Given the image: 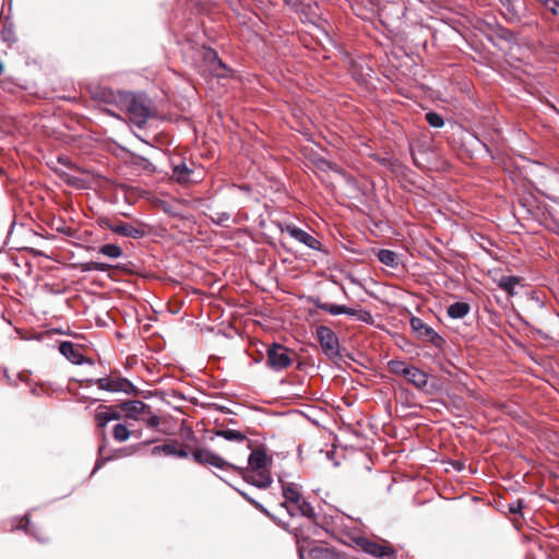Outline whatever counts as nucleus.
I'll use <instances>...</instances> for the list:
<instances>
[{"label": "nucleus", "mask_w": 559, "mask_h": 559, "mask_svg": "<svg viewBox=\"0 0 559 559\" xmlns=\"http://www.w3.org/2000/svg\"><path fill=\"white\" fill-rule=\"evenodd\" d=\"M272 464V457L266 454V450L263 447L253 449L248 457L249 469H267Z\"/></svg>", "instance_id": "9b49d317"}, {"label": "nucleus", "mask_w": 559, "mask_h": 559, "mask_svg": "<svg viewBox=\"0 0 559 559\" xmlns=\"http://www.w3.org/2000/svg\"><path fill=\"white\" fill-rule=\"evenodd\" d=\"M31 392H32V394H34V395H39V394H40V388H38V386H33V388L31 389Z\"/></svg>", "instance_id": "ea45409f"}, {"label": "nucleus", "mask_w": 559, "mask_h": 559, "mask_svg": "<svg viewBox=\"0 0 559 559\" xmlns=\"http://www.w3.org/2000/svg\"><path fill=\"white\" fill-rule=\"evenodd\" d=\"M280 228L281 231H286L292 238L304 243L308 248L318 251L321 250V242L301 228L292 224L281 225Z\"/></svg>", "instance_id": "6e6552de"}, {"label": "nucleus", "mask_w": 559, "mask_h": 559, "mask_svg": "<svg viewBox=\"0 0 559 559\" xmlns=\"http://www.w3.org/2000/svg\"><path fill=\"white\" fill-rule=\"evenodd\" d=\"M316 307L318 309H321L332 316H338L344 314V312H347V307L343 305H336V304H329V302H322L320 300L316 301Z\"/></svg>", "instance_id": "aec40b11"}, {"label": "nucleus", "mask_w": 559, "mask_h": 559, "mask_svg": "<svg viewBox=\"0 0 559 559\" xmlns=\"http://www.w3.org/2000/svg\"><path fill=\"white\" fill-rule=\"evenodd\" d=\"M178 441L174 440L168 443L156 445L152 450L153 455H160L164 454L166 456H177L181 459L188 457L189 453L187 450L181 447L180 449H177Z\"/></svg>", "instance_id": "ddd939ff"}, {"label": "nucleus", "mask_w": 559, "mask_h": 559, "mask_svg": "<svg viewBox=\"0 0 559 559\" xmlns=\"http://www.w3.org/2000/svg\"><path fill=\"white\" fill-rule=\"evenodd\" d=\"M61 177L63 178V180H66L67 182L71 183V185H75V178L69 176L68 174H61Z\"/></svg>", "instance_id": "e433bc0d"}, {"label": "nucleus", "mask_w": 559, "mask_h": 559, "mask_svg": "<svg viewBox=\"0 0 559 559\" xmlns=\"http://www.w3.org/2000/svg\"><path fill=\"white\" fill-rule=\"evenodd\" d=\"M98 252L111 259H117L122 255V249L115 243H106L100 246Z\"/></svg>", "instance_id": "4be33fe9"}, {"label": "nucleus", "mask_w": 559, "mask_h": 559, "mask_svg": "<svg viewBox=\"0 0 559 559\" xmlns=\"http://www.w3.org/2000/svg\"><path fill=\"white\" fill-rule=\"evenodd\" d=\"M0 36L1 39L9 45L16 40L14 29L11 25H4L1 29Z\"/></svg>", "instance_id": "cd10ccee"}, {"label": "nucleus", "mask_w": 559, "mask_h": 559, "mask_svg": "<svg viewBox=\"0 0 559 559\" xmlns=\"http://www.w3.org/2000/svg\"><path fill=\"white\" fill-rule=\"evenodd\" d=\"M500 2L504 3L503 0H500Z\"/></svg>", "instance_id": "79ce46f5"}, {"label": "nucleus", "mask_w": 559, "mask_h": 559, "mask_svg": "<svg viewBox=\"0 0 559 559\" xmlns=\"http://www.w3.org/2000/svg\"><path fill=\"white\" fill-rule=\"evenodd\" d=\"M95 420L98 427L104 428L110 421V418L105 412H99L95 415Z\"/></svg>", "instance_id": "7c9ffc66"}, {"label": "nucleus", "mask_w": 559, "mask_h": 559, "mask_svg": "<svg viewBox=\"0 0 559 559\" xmlns=\"http://www.w3.org/2000/svg\"><path fill=\"white\" fill-rule=\"evenodd\" d=\"M379 261L390 267H396L399 265L397 254L389 249H381L378 252Z\"/></svg>", "instance_id": "6ab92c4d"}, {"label": "nucleus", "mask_w": 559, "mask_h": 559, "mask_svg": "<svg viewBox=\"0 0 559 559\" xmlns=\"http://www.w3.org/2000/svg\"><path fill=\"white\" fill-rule=\"evenodd\" d=\"M250 503L257 509L259 510L260 512H262L263 514H265L266 516L271 518L272 520L275 521V518L269 512V510L266 508H264L263 504H261L260 502H258L257 500H250Z\"/></svg>", "instance_id": "2f4dec72"}, {"label": "nucleus", "mask_w": 559, "mask_h": 559, "mask_svg": "<svg viewBox=\"0 0 559 559\" xmlns=\"http://www.w3.org/2000/svg\"><path fill=\"white\" fill-rule=\"evenodd\" d=\"M216 436L222 437L228 441L242 442L247 440V437L242 432L234 429L217 430Z\"/></svg>", "instance_id": "412c9836"}, {"label": "nucleus", "mask_w": 559, "mask_h": 559, "mask_svg": "<svg viewBox=\"0 0 559 559\" xmlns=\"http://www.w3.org/2000/svg\"><path fill=\"white\" fill-rule=\"evenodd\" d=\"M411 328L418 337L427 340L437 347H441L443 338L421 319L413 317L411 319Z\"/></svg>", "instance_id": "1a4fd4ad"}, {"label": "nucleus", "mask_w": 559, "mask_h": 559, "mask_svg": "<svg viewBox=\"0 0 559 559\" xmlns=\"http://www.w3.org/2000/svg\"><path fill=\"white\" fill-rule=\"evenodd\" d=\"M205 59L212 62L211 69L217 76H226L227 75V67L225 63L217 57L215 50L210 49L205 53Z\"/></svg>", "instance_id": "f3484780"}, {"label": "nucleus", "mask_w": 559, "mask_h": 559, "mask_svg": "<svg viewBox=\"0 0 559 559\" xmlns=\"http://www.w3.org/2000/svg\"><path fill=\"white\" fill-rule=\"evenodd\" d=\"M344 314L356 318L358 321L365 323H371L373 320L371 313L364 309H354L347 307V312H344Z\"/></svg>", "instance_id": "5701e85b"}, {"label": "nucleus", "mask_w": 559, "mask_h": 559, "mask_svg": "<svg viewBox=\"0 0 559 559\" xmlns=\"http://www.w3.org/2000/svg\"><path fill=\"white\" fill-rule=\"evenodd\" d=\"M299 555H300V559H304V554L301 551H300Z\"/></svg>", "instance_id": "a19ab883"}, {"label": "nucleus", "mask_w": 559, "mask_h": 559, "mask_svg": "<svg viewBox=\"0 0 559 559\" xmlns=\"http://www.w3.org/2000/svg\"><path fill=\"white\" fill-rule=\"evenodd\" d=\"M266 356V366L275 371L283 370L292 364L288 349L281 344L274 343L270 346Z\"/></svg>", "instance_id": "0eeeda50"}, {"label": "nucleus", "mask_w": 559, "mask_h": 559, "mask_svg": "<svg viewBox=\"0 0 559 559\" xmlns=\"http://www.w3.org/2000/svg\"><path fill=\"white\" fill-rule=\"evenodd\" d=\"M111 230L118 235L131 237V238H141L144 236L143 229L135 227L130 224L121 223L111 227Z\"/></svg>", "instance_id": "dca6fc26"}, {"label": "nucleus", "mask_w": 559, "mask_h": 559, "mask_svg": "<svg viewBox=\"0 0 559 559\" xmlns=\"http://www.w3.org/2000/svg\"><path fill=\"white\" fill-rule=\"evenodd\" d=\"M356 544L367 554L382 559H394V550L390 546H381L366 537L356 539Z\"/></svg>", "instance_id": "9d476101"}, {"label": "nucleus", "mask_w": 559, "mask_h": 559, "mask_svg": "<svg viewBox=\"0 0 559 559\" xmlns=\"http://www.w3.org/2000/svg\"><path fill=\"white\" fill-rule=\"evenodd\" d=\"M193 170L188 167L185 162H181L173 167V179H175L179 183H188L193 181L192 178Z\"/></svg>", "instance_id": "2eb2a0df"}, {"label": "nucleus", "mask_w": 559, "mask_h": 559, "mask_svg": "<svg viewBox=\"0 0 559 559\" xmlns=\"http://www.w3.org/2000/svg\"><path fill=\"white\" fill-rule=\"evenodd\" d=\"M120 408L122 412H124L127 418L138 420L139 416L150 407L140 400H133L122 402L120 404Z\"/></svg>", "instance_id": "4468645a"}, {"label": "nucleus", "mask_w": 559, "mask_h": 559, "mask_svg": "<svg viewBox=\"0 0 559 559\" xmlns=\"http://www.w3.org/2000/svg\"><path fill=\"white\" fill-rule=\"evenodd\" d=\"M110 269L109 264L100 263V262H88L83 265V271H98V272H107Z\"/></svg>", "instance_id": "c756f323"}, {"label": "nucleus", "mask_w": 559, "mask_h": 559, "mask_svg": "<svg viewBox=\"0 0 559 559\" xmlns=\"http://www.w3.org/2000/svg\"><path fill=\"white\" fill-rule=\"evenodd\" d=\"M523 509V502L521 500H518L514 503H511L509 507V511L513 514L520 513Z\"/></svg>", "instance_id": "72a5a7b5"}, {"label": "nucleus", "mask_w": 559, "mask_h": 559, "mask_svg": "<svg viewBox=\"0 0 559 559\" xmlns=\"http://www.w3.org/2000/svg\"><path fill=\"white\" fill-rule=\"evenodd\" d=\"M210 218L215 225L222 227H228L230 221L236 223V221L231 219L230 214L227 212H214L210 215Z\"/></svg>", "instance_id": "b1692460"}, {"label": "nucleus", "mask_w": 559, "mask_h": 559, "mask_svg": "<svg viewBox=\"0 0 559 559\" xmlns=\"http://www.w3.org/2000/svg\"><path fill=\"white\" fill-rule=\"evenodd\" d=\"M500 2L504 3L503 0H500Z\"/></svg>", "instance_id": "37998d69"}, {"label": "nucleus", "mask_w": 559, "mask_h": 559, "mask_svg": "<svg viewBox=\"0 0 559 559\" xmlns=\"http://www.w3.org/2000/svg\"><path fill=\"white\" fill-rule=\"evenodd\" d=\"M426 121L429 123V126L433 128H441L444 124L442 117L433 111H429L426 114Z\"/></svg>", "instance_id": "c85d7f7f"}, {"label": "nucleus", "mask_w": 559, "mask_h": 559, "mask_svg": "<svg viewBox=\"0 0 559 559\" xmlns=\"http://www.w3.org/2000/svg\"><path fill=\"white\" fill-rule=\"evenodd\" d=\"M124 106L132 123L142 127L151 118L153 106L150 98L144 94H128L124 96Z\"/></svg>", "instance_id": "7ed1b4c3"}, {"label": "nucleus", "mask_w": 559, "mask_h": 559, "mask_svg": "<svg viewBox=\"0 0 559 559\" xmlns=\"http://www.w3.org/2000/svg\"><path fill=\"white\" fill-rule=\"evenodd\" d=\"M105 408H106L105 413L110 418V421L111 420H118V419L121 418V415H120L119 412H117L115 409H111L109 407H105Z\"/></svg>", "instance_id": "f704fd0d"}, {"label": "nucleus", "mask_w": 559, "mask_h": 559, "mask_svg": "<svg viewBox=\"0 0 559 559\" xmlns=\"http://www.w3.org/2000/svg\"><path fill=\"white\" fill-rule=\"evenodd\" d=\"M519 284V278L516 276H503L499 281V287L509 293L510 295L514 294V288Z\"/></svg>", "instance_id": "a878e982"}, {"label": "nucleus", "mask_w": 559, "mask_h": 559, "mask_svg": "<svg viewBox=\"0 0 559 559\" xmlns=\"http://www.w3.org/2000/svg\"><path fill=\"white\" fill-rule=\"evenodd\" d=\"M59 352L74 365H82L85 361L82 348L69 341H63L60 343Z\"/></svg>", "instance_id": "f8f14e48"}, {"label": "nucleus", "mask_w": 559, "mask_h": 559, "mask_svg": "<svg viewBox=\"0 0 559 559\" xmlns=\"http://www.w3.org/2000/svg\"><path fill=\"white\" fill-rule=\"evenodd\" d=\"M388 369L391 373L403 377L416 389L425 390L428 384V376L415 366H411L403 360H390Z\"/></svg>", "instance_id": "20e7f679"}, {"label": "nucleus", "mask_w": 559, "mask_h": 559, "mask_svg": "<svg viewBox=\"0 0 559 559\" xmlns=\"http://www.w3.org/2000/svg\"><path fill=\"white\" fill-rule=\"evenodd\" d=\"M91 383L96 384L100 390H105L108 392H123L128 395H138L139 390L134 386L128 379L126 378H98L95 380H90Z\"/></svg>", "instance_id": "39448f33"}, {"label": "nucleus", "mask_w": 559, "mask_h": 559, "mask_svg": "<svg viewBox=\"0 0 559 559\" xmlns=\"http://www.w3.org/2000/svg\"><path fill=\"white\" fill-rule=\"evenodd\" d=\"M160 423V419L158 416L156 415H152L147 420H146V425L147 427L150 428H155L159 425Z\"/></svg>", "instance_id": "c9c22d12"}, {"label": "nucleus", "mask_w": 559, "mask_h": 559, "mask_svg": "<svg viewBox=\"0 0 559 559\" xmlns=\"http://www.w3.org/2000/svg\"><path fill=\"white\" fill-rule=\"evenodd\" d=\"M282 484V492L285 501L280 504L281 508L286 509L290 516L302 515L308 519H314L316 513L312 506L306 501L300 492L299 488L294 483H287L280 478Z\"/></svg>", "instance_id": "f03ea898"}, {"label": "nucleus", "mask_w": 559, "mask_h": 559, "mask_svg": "<svg viewBox=\"0 0 559 559\" xmlns=\"http://www.w3.org/2000/svg\"><path fill=\"white\" fill-rule=\"evenodd\" d=\"M544 8L549 10L554 15L559 14V2L557 0H550Z\"/></svg>", "instance_id": "473e14b6"}, {"label": "nucleus", "mask_w": 559, "mask_h": 559, "mask_svg": "<svg viewBox=\"0 0 559 559\" xmlns=\"http://www.w3.org/2000/svg\"><path fill=\"white\" fill-rule=\"evenodd\" d=\"M316 335L325 356L329 358L340 356V342L332 329L320 325L316 330Z\"/></svg>", "instance_id": "423d86ee"}, {"label": "nucleus", "mask_w": 559, "mask_h": 559, "mask_svg": "<svg viewBox=\"0 0 559 559\" xmlns=\"http://www.w3.org/2000/svg\"><path fill=\"white\" fill-rule=\"evenodd\" d=\"M107 460H108V459L97 461V463H96V465H95L94 469L92 471V475H93L94 473H96V471H97V469H99V468L102 467V465L104 464V462H106Z\"/></svg>", "instance_id": "4c0bfd02"}, {"label": "nucleus", "mask_w": 559, "mask_h": 559, "mask_svg": "<svg viewBox=\"0 0 559 559\" xmlns=\"http://www.w3.org/2000/svg\"><path fill=\"white\" fill-rule=\"evenodd\" d=\"M237 491L240 493L241 497H243L249 503H250V500H254L253 498H251L247 492L245 491H241L239 489H237Z\"/></svg>", "instance_id": "58836bf2"}, {"label": "nucleus", "mask_w": 559, "mask_h": 559, "mask_svg": "<svg viewBox=\"0 0 559 559\" xmlns=\"http://www.w3.org/2000/svg\"><path fill=\"white\" fill-rule=\"evenodd\" d=\"M32 524H31V521H29V516L28 514H26L21 521H20V525L16 526V528H20V530H23L26 532V534H31L33 535L39 543H45L47 542V538L40 536L37 532H35L32 527Z\"/></svg>", "instance_id": "393cba45"}, {"label": "nucleus", "mask_w": 559, "mask_h": 559, "mask_svg": "<svg viewBox=\"0 0 559 559\" xmlns=\"http://www.w3.org/2000/svg\"><path fill=\"white\" fill-rule=\"evenodd\" d=\"M471 306L467 302L459 301L448 307V316L452 319H462L468 314Z\"/></svg>", "instance_id": "a211bd4d"}, {"label": "nucleus", "mask_w": 559, "mask_h": 559, "mask_svg": "<svg viewBox=\"0 0 559 559\" xmlns=\"http://www.w3.org/2000/svg\"><path fill=\"white\" fill-rule=\"evenodd\" d=\"M114 438L118 442L127 441L130 438V430L123 424H117L112 431Z\"/></svg>", "instance_id": "bb28decb"}, {"label": "nucleus", "mask_w": 559, "mask_h": 559, "mask_svg": "<svg viewBox=\"0 0 559 559\" xmlns=\"http://www.w3.org/2000/svg\"><path fill=\"white\" fill-rule=\"evenodd\" d=\"M192 456L195 462L200 464H207L221 469H237L241 473L242 478L250 485L257 488H267L272 484V477L267 469H243L239 468L236 465L225 461L218 454L206 450V449H198L192 453Z\"/></svg>", "instance_id": "f257e3e1"}]
</instances>
